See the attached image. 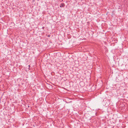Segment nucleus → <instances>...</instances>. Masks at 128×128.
<instances>
[{
    "label": "nucleus",
    "instance_id": "f257e3e1",
    "mask_svg": "<svg viewBox=\"0 0 128 128\" xmlns=\"http://www.w3.org/2000/svg\"><path fill=\"white\" fill-rule=\"evenodd\" d=\"M65 6V4L64 3H62L60 6V8L64 7Z\"/></svg>",
    "mask_w": 128,
    "mask_h": 128
},
{
    "label": "nucleus",
    "instance_id": "f03ea898",
    "mask_svg": "<svg viewBox=\"0 0 128 128\" xmlns=\"http://www.w3.org/2000/svg\"><path fill=\"white\" fill-rule=\"evenodd\" d=\"M28 69H30V66L29 65H28Z\"/></svg>",
    "mask_w": 128,
    "mask_h": 128
},
{
    "label": "nucleus",
    "instance_id": "7ed1b4c3",
    "mask_svg": "<svg viewBox=\"0 0 128 128\" xmlns=\"http://www.w3.org/2000/svg\"><path fill=\"white\" fill-rule=\"evenodd\" d=\"M83 83L82 82H80V84H82Z\"/></svg>",
    "mask_w": 128,
    "mask_h": 128
},
{
    "label": "nucleus",
    "instance_id": "20e7f679",
    "mask_svg": "<svg viewBox=\"0 0 128 128\" xmlns=\"http://www.w3.org/2000/svg\"><path fill=\"white\" fill-rule=\"evenodd\" d=\"M50 35H48V37H50Z\"/></svg>",
    "mask_w": 128,
    "mask_h": 128
}]
</instances>
